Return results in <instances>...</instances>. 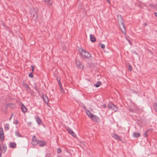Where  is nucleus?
Masks as SVG:
<instances>
[{
	"instance_id": "nucleus-1",
	"label": "nucleus",
	"mask_w": 157,
	"mask_h": 157,
	"mask_svg": "<svg viewBox=\"0 0 157 157\" xmlns=\"http://www.w3.org/2000/svg\"><path fill=\"white\" fill-rule=\"evenodd\" d=\"M118 21V23L120 25V27L121 28L122 27L123 29L124 30L121 29L122 32L123 33H125L126 29L125 27V25L124 24V21H123L121 16L120 15H117Z\"/></svg>"
},
{
	"instance_id": "nucleus-2",
	"label": "nucleus",
	"mask_w": 157,
	"mask_h": 157,
	"mask_svg": "<svg viewBox=\"0 0 157 157\" xmlns=\"http://www.w3.org/2000/svg\"><path fill=\"white\" fill-rule=\"evenodd\" d=\"M86 113L87 116L94 121L96 122H99V118L98 116L91 113L89 110H87Z\"/></svg>"
},
{
	"instance_id": "nucleus-3",
	"label": "nucleus",
	"mask_w": 157,
	"mask_h": 157,
	"mask_svg": "<svg viewBox=\"0 0 157 157\" xmlns=\"http://www.w3.org/2000/svg\"><path fill=\"white\" fill-rule=\"evenodd\" d=\"M30 13L34 21L37 20L38 16L36 11L34 9L32 8L30 10Z\"/></svg>"
},
{
	"instance_id": "nucleus-4",
	"label": "nucleus",
	"mask_w": 157,
	"mask_h": 157,
	"mask_svg": "<svg viewBox=\"0 0 157 157\" xmlns=\"http://www.w3.org/2000/svg\"><path fill=\"white\" fill-rule=\"evenodd\" d=\"M81 54L83 58H89L91 56L90 54L82 49H81Z\"/></svg>"
},
{
	"instance_id": "nucleus-5",
	"label": "nucleus",
	"mask_w": 157,
	"mask_h": 157,
	"mask_svg": "<svg viewBox=\"0 0 157 157\" xmlns=\"http://www.w3.org/2000/svg\"><path fill=\"white\" fill-rule=\"evenodd\" d=\"M4 139V135L3 130L2 128H0V140L2 141H3Z\"/></svg>"
},
{
	"instance_id": "nucleus-6",
	"label": "nucleus",
	"mask_w": 157,
	"mask_h": 157,
	"mask_svg": "<svg viewBox=\"0 0 157 157\" xmlns=\"http://www.w3.org/2000/svg\"><path fill=\"white\" fill-rule=\"evenodd\" d=\"M33 146H35L38 144V141L37 140L35 136L33 137L32 140L31 142Z\"/></svg>"
},
{
	"instance_id": "nucleus-7",
	"label": "nucleus",
	"mask_w": 157,
	"mask_h": 157,
	"mask_svg": "<svg viewBox=\"0 0 157 157\" xmlns=\"http://www.w3.org/2000/svg\"><path fill=\"white\" fill-rule=\"evenodd\" d=\"M108 106L109 109L114 110V111H116L117 110V107L112 104H109Z\"/></svg>"
},
{
	"instance_id": "nucleus-8",
	"label": "nucleus",
	"mask_w": 157,
	"mask_h": 157,
	"mask_svg": "<svg viewBox=\"0 0 157 157\" xmlns=\"http://www.w3.org/2000/svg\"><path fill=\"white\" fill-rule=\"evenodd\" d=\"M69 133L74 137H76V135L71 128H67V129Z\"/></svg>"
},
{
	"instance_id": "nucleus-9",
	"label": "nucleus",
	"mask_w": 157,
	"mask_h": 157,
	"mask_svg": "<svg viewBox=\"0 0 157 157\" xmlns=\"http://www.w3.org/2000/svg\"><path fill=\"white\" fill-rule=\"evenodd\" d=\"M76 66L79 68H82L83 66L82 65L81 63L78 61L76 60L75 61Z\"/></svg>"
},
{
	"instance_id": "nucleus-10",
	"label": "nucleus",
	"mask_w": 157,
	"mask_h": 157,
	"mask_svg": "<svg viewBox=\"0 0 157 157\" xmlns=\"http://www.w3.org/2000/svg\"><path fill=\"white\" fill-rule=\"evenodd\" d=\"M42 98L44 102L46 103H48V97L44 95H43Z\"/></svg>"
},
{
	"instance_id": "nucleus-11",
	"label": "nucleus",
	"mask_w": 157,
	"mask_h": 157,
	"mask_svg": "<svg viewBox=\"0 0 157 157\" xmlns=\"http://www.w3.org/2000/svg\"><path fill=\"white\" fill-rule=\"evenodd\" d=\"M57 80L58 82V84L60 88V90L61 92L64 93V91L62 87L60 81L58 79V78H57Z\"/></svg>"
},
{
	"instance_id": "nucleus-12",
	"label": "nucleus",
	"mask_w": 157,
	"mask_h": 157,
	"mask_svg": "<svg viewBox=\"0 0 157 157\" xmlns=\"http://www.w3.org/2000/svg\"><path fill=\"white\" fill-rule=\"evenodd\" d=\"M90 38L91 41L92 42H94L96 41L95 38L92 34H90Z\"/></svg>"
},
{
	"instance_id": "nucleus-13",
	"label": "nucleus",
	"mask_w": 157,
	"mask_h": 157,
	"mask_svg": "<svg viewBox=\"0 0 157 157\" xmlns=\"http://www.w3.org/2000/svg\"><path fill=\"white\" fill-rule=\"evenodd\" d=\"M112 136L114 138L117 140H121V138L119 136L116 134H114L112 135Z\"/></svg>"
},
{
	"instance_id": "nucleus-14",
	"label": "nucleus",
	"mask_w": 157,
	"mask_h": 157,
	"mask_svg": "<svg viewBox=\"0 0 157 157\" xmlns=\"http://www.w3.org/2000/svg\"><path fill=\"white\" fill-rule=\"evenodd\" d=\"M21 109L22 111L24 113L27 110V108L23 105V104H22Z\"/></svg>"
},
{
	"instance_id": "nucleus-15",
	"label": "nucleus",
	"mask_w": 157,
	"mask_h": 157,
	"mask_svg": "<svg viewBox=\"0 0 157 157\" xmlns=\"http://www.w3.org/2000/svg\"><path fill=\"white\" fill-rule=\"evenodd\" d=\"M16 144L14 142L10 143V147L11 148H14L16 147Z\"/></svg>"
},
{
	"instance_id": "nucleus-16",
	"label": "nucleus",
	"mask_w": 157,
	"mask_h": 157,
	"mask_svg": "<svg viewBox=\"0 0 157 157\" xmlns=\"http://www.w3.org/2000/svg\"><path fill=\"white\" fill-rule=\"evenodd\" d=\"M38 143L39 145L40 146H43L45 145L46 144V142L40 141H38Z\"/></svg>"
},
{
	"instance_id": "nucleus-17",
	"label": "nucleus",
	"mask_w": 157,
	"mask_h": 157,
	"mask_svg": "<svg viewBox=\"0 0 157 157\" xmlns=\"http://www.w3.org/2000/svg\"><path fill=\"white\" fill-rule=\"evenodd\" d=\"M5 129L6 130L8 131L10 128V125L8 124H6L4 125Z\"/></svg>"
},
{
	"instance_id": "nucleus-18",
	"label": "nucleus",
	"mask_w": 157,
	"mask_h": 157,
	"mask_svg": "<svg viewBox=\"0 0 157 157\" xmlns=\"http://www.w3.org/2000/svg\"><path fill=\"white\" fill-rule=\"evenodd\" d=\"M44 2L45 3L50 5H52V2L51 0H44Z\"/></svg>"
},
{
	"instance_id": "nucleus-19",
	"label": "nucleus",
	"mask_w": 157,
	"mask_h": 157,
	"mask_svg": "<svg viewBox=\"0 0 157 157\" xmlns=\"http://www.w3.org/2000/svg\"><path fill=\"white\" fill-rule=\"evenodd\" d=\"M133 135L134 137H138L140 136V134L139 133H134Z\"/></svg>"
},
{
	"instance_id": "nucleus-20",
	"label": "nucleus",
	"mask_w": 157,
	"mask_h": 157,
	"mask_svg": "<svg viewBox=\"0 0 157 157\" xmlns=\"http://www.w3.org/2000/svg\"><path fill=\"white\" fill-rule=\"evenodd\" d=\"M2 150L4 151V152H5L7 149V146L6 144H4L2 145Z\"/></svg>"
},
{
	"instance_id": "nucleus-21",
	"label": "nucleus",
	"mask_w": 157,
	"mask_h": 157,
	"mask_svg": "<svg viewBox=\"0 0 157 157\" xmlns=\"http://www.w3.org/2000/svg\"><path fill=\"white\" fill-rule=\"evenodd\" d=\"M101 84V82H98L96 84H94V86L96 87H99Z\"/></svg>"
},
{
	"instance_id": "nucleus-22",
	"label": "nucleus",
	"mask_w": 157,
	"mask_h": 157,
	"mask_svg": "<svg viewBox=\"0 0 157 157\" xmlns=\"http://www.w3.org/2000/svg\"><path fill=\"white\" fill-rule=\"evenodd\" d=\"M15 134L17 136H18L19 137H22V136L20 134V133L18 131H16L15 132Z\"/></svg>"
},
{
	"instance_id": "nucleus-23",
	"label": "nucleus",
	"mask_w": 157,
	"mask_h": 157,
	"mask_svg": "<svg viewBox=\"0 0 157 157\" xmlns=\"http://www.w3.org/2000/svg\"><path fill=\"white\" fill-rule=\"evenodd\" d=\"M36 120L37 123L39 124H40V123L41 122V120L39 117H37L36 118Z\"/></svg>"
},
{
	"instance_id": "nucleus-24",
	"label": "nucleus",
	"mask_w": 157,
	"mask_h": 157,
	"mask_svg": "<svg viewBox=\"0 0 157 157\" xmlns=\"http://www.w3.org/2000/svg\"><path fill=\"white\" fill-rule=\"evenodd\" d=\"M61 150L60 148H58L57 149V152L59 154L61 153Z\"/></svg>"
},
{
	"instance_id": "nucleus-25",
	"label": "nucleus",
	"mask_w": 157,
	"mask_h": 157,
	"mask_svg": "<svg viewBox=\"0 0 157 157\" xmlns=\"http://www.w3.org/2000/svg\"><path fill=\"white\" fill-rule=\"evenodd\" d=\"M154 107L155 110L157 112V104H155L154 105Z\"/></svg>"
},
{
	"instance_id": "nucleus-26",
	"label": "nucleus",
	"mask_w": 157,
	"mask_h": 157,
	"mask_svg": "<svg viewBox=\"0 0 157 157\" xmlns=\"http://www.w3.org/2000/svg\"><path fill=\"white\" fill-rule=\"evenodd\" d=\"M105 44H101V48H102L104 49L105 48Z\"/></svg>"
},
{
	"instance_id": "nucleus-27",
	"label": "nucleus",
	"mask_w": 157,
	"mask_h": 157,
	"mask_svg": "<svg viewBox=\"0 0 157 157\" xmlns=\"http://www.w3.org/2000/svg\"><path fill=\"white\" fill-rule=\"evenodd\" d=\"M128 69H129V70L130 71H132V67H131V66L130 65H129V66H128Z\"/></svg>"
},
{
	"instance_id": "nucleus-28",
	"label": "nucleus",
	"mask_w": 157,
	"mask_h": 157,
	"mask_svg": "<svg viewBox=\"0 0 157 157\" xmlns=\"http://www.w3.org/2000/svg\"><path fill=\"white\" fill-rule=\"evenodd\" d=\"M29 76L30 77L32 78L33 77V74H32V73H31L29 74Z\"/></svg>"
},
{
	"instance_id": "nucleus-29",
	"label": "nucleus",
	"mask_w": 157,
	"mask_h": 157,
	"mask_svg": "<svg viewBox=\"0 0 157 157\" xmlns=\"http://www.w3.org/2000/svg\"><path fill=\"white\" fill-rule=\"evenodd\" d=\"M18 121L17 120H16L13 123L14 124H17L18 123Z\"/></svg>"
},
{
	"instance_id": "nucleus-30",
	"label": "nucleus",
	"mask_w": 157,
	"mask_h": 157,
	"mask_svg": "<svg viewBox=\"0 0 157 157\" xmlns=\"http://www.w3.org/2000/svg\"><path fill=\"white\" fill-rule=\"evenodd\" d=\"M144 136L146 137H147V131L145 132V133L144 134Z\"/></svg>"
},
{
	"instance_id": "nucleus-31",
	"label": "nucleus",
	"mask_w": 157,
	"mask_h": 157,
	"mask_svg": "<svg viewBox=\"0 0 157 157\" xmlns=\"http://www.w3.org/2000/svg\"><path fill=\"white\" fill-rule=\"evenodd\" d=\"M31 67L32 68V71H33L34 69V67L33 66H31Z\"/></svg>"
},
{
	"instance_id": "nucleus-32",
	"label": "nucleus",
	"mask_w": 157,
	"mask_h": 157,
	"mask_svg": "<svg viewBox=\"0 0 157 157\" xmlns=\"http://www.w3.org/2000/svg\"><path fill=\"white\" fill-rule=\"evenodd\" d=\"M106 105H105V104H103V108H106Z\"/></svg>"
},
{
	"instance_id": "nucleus-33",
	"label": "nucleus",
	"mask_w": 157,
	"mask_h": 157,
	"mask_svg": "<svg viewBox=\"0 0 157 157\" xmlns=\"http://www.w3.org/2000/svg\"><path fill=\"white\" fill-rule=\"evenodd\" d=\"M150 6L151 7H152V8H153L154 7V6H153L151 5H150Z\"/></svg>"
},
{
	"instance_id": "nucleus-34",
	"label": "nucleus",
	"mask_w": 157,
	"mask_h": 157,
	"mask_svg": "<svg viewBox=\"0 0 157 157\" xmlns=\"http://www.w3.org/2000/svg\"><path fill=\"white\" fill-rule=\"evenodd\" d=\"M107 1L109 4H110V1H109V0H106Z\"/></svg>"
},
{
	"instance_id": "nucleus-35",
	"label": "nucleus",
	"mask_w": 157,
	"mask_h": 157,
	"mask_svg": "<svg viewBox=\"0 0 157 157\" xmlns=\"http://www.w3.org/2000/svg\"><path fill=\"white\" fill-rule=\"evenodd\" d=\"M155 16L157 17V13L155 12Z\"/></svg>"
},
{
	"instance_id": "nucleus-36",
	"label": "nucleus",
	"mask_w": 157,
	"mask_h": 157,
	"mask_svg": "<svg viewBox=\"0 0 157 157\" xmlns=\"http://www.w3.org/2000/svg\"><path fill=\"white\" fill-rule=\"evenodd\" d=\"M130 111H131L132 112H136V111L135 110H132V109H130Z\"/></svg>"
},
{
	"instance_id": "nucleus-37",
	"label": "nucleus",
	"mask_w": 157,
	"mask_h": 157,
	"mask_svg": "<svg viewBox=\"0 0 157 157\" xmlns=\"http://www.w3.org/2000/svg\"><path fill=\"white\" fill-rule=\"evenodd\" d=\"M1 150V144H0V151Z\"/></svg>"
},
{
	"instance_id": "nucleus-38",
	"label": "nucleus",
	"mask_w": 157,
	"mask_h": 157,
	"mask_svg": "<svg viewBox=\"0 0 157 157\" xmlns=\"http://www.w3.org/2000/svg\"><path fill=\"white\" fill-rule=\"evenodd\" d=\"M0 157H2V154L1 153L0 154Z\"/></svg>"
},
{
	"instance_id": "nucleus-39",
	"label": "nucleus",
	"mask_w": 157,
	"mask_h": 157,
	"mask_svg": "<svg viewBox=\"0 0 157 157\" xmlns=\"http://www.w3.org/2000/svg\"><path fill=\"white\" fill-rule=\"evenodd\" d=\"M12 116H13V115H12V116H11V117L10 118V119H11V117H12Z\"/></svg>"
},
{
	"instance_id": "nucleus-40",
	"label": "nucleus",
	"mask_w": 157,
	"mask_h": 157,
	"mask_svg": "<svg viewBox=\"0 0 157 157\" xmlns=\"http://www.w3.org/2000/svg\"><path fill=\"white\" fill-rule=\"evenodd\" d=\"M144 25H147V24H146V23H145V24H144Z\"/></svg>"
},
{
	"instance_id": "nucleus-41",
	"label": "nucleus",
	"mask_w": 157,
	"mask_h": 157,
	"mask_svg": "<svg viewBox=\"0 0 157 157\" xmlns=\"http://www.w3.org/2000/svg\"><path fill=\"white\" fill-rule=\"evenodd\" d=\"M12 105H13V106H14V105H13V104H12Z\"/></svg>"
}]
</instances>
